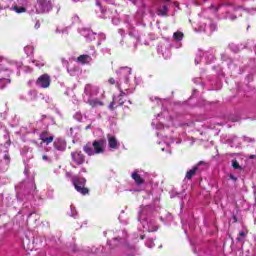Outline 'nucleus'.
<instances>
[{
    "instance_id": "393cba45",
    "label": "nucleus",
    "mask_w": 256,
    "mask_h": 256,
    "mask_svg": "<svg viewBox=\"0 0 256 256\" xmlns=\"http://www.w3.org/2000/svg\"><path fill=\"white\" fill-rule=\"evenodd\" d=\"M163 141L167 147H170L171 143H173V139L171 137H167V136L163 137Z\"/></svg>"
},
{
    "instance_id": "1a4fd4ad",
    "label": "nucleus",
    "mask_w": 256,
    "mask_h": 256,
    "mask_svg": "<svg viewBox=\"0 0 256 256\" xmlns=\"http://www.w3.org/2000/svg\"><path fill=\"white\" fill-rule=\"evenodd\" d=\"M33 7L28 5L27 0H17L15 5L11 7L12 11H15V13H25L26 11H31Z\"/></svg>"
},
{
    "instance_id": "c03bdc74",
    "label": "nucleus",
    "mask_w": 256,
    "mask_h": 256,
    "mask_svg": "<svg viewBox=\"0 0 256 256\" xmlns=\"http://www.w3.org/2000/svg\"><path fill=\"white\" fill-rule=\"evenodd\" d=\"M80 173H87V170L85 168H82Z\"/></svg>"
},
{
    "instance_id": "49530a36",
    "label": "nucleus",
    "mask_w": 256,
    "mask_h": 256,
    "mask_svg": "<svg viewBox=\"0 0 256 256\" xmlns=\"http://www.w3.org/2000/svg\"><path fill=\"white\" fill-rule=\"evenodd\" d=\"M122 233L124 237L127 236V232L123 231Z\"/></svg>"
},
{
    "instance_id": "2f4dec72",
    "label": "nucleus",
    "mask_w": 256,
    "mask_h": 256,
    "mask_svg": "<svg viewBox=\"0 0 256 256\" xmlns=\"http://www.w3.org/2000/svg\"><path fill=\"white\" fill-rule=\"evenodd\" d=\"M56 33H62V34H67V33H69L68 31H67V28H56Z\"/></svg>"
},
{
    "instance_id": "423d86ee",
    "label": "nucleus",
    "mask_w": 256,
    "mask_h": 256,
    "mask_svg": "<svg viewBox=\"0 0 256 256\" xmlns=\"http://www.w3.org/2000/svg\"><path fill=\"white\" fill-rule=\"evenodd\" d=\"M119 81L117 82L118 84V89H123L129 87V75H131V68L129 67H121L118 71H116Z\"/></svg>"
},
{
    "instance_id": "f257e3e1",
    "label": "nucleus",
    "mask_w": 256,
    "mask_h": 256,
    "mask_svg": "<svg viewBox=\"0 0 256 256\" xmlns=\"http://www.w3.org/2000/svg\"><path fill=\"white\" fill-rule=\"evenodd\" d=\"M23 67V62L9 61L7 58L0 56V89H5L11 83L9 75L17 69V75H20L19 69Z\"/></svg>"
},
{
    "instance_id": "6e6552de",
    "label": "nucleus",
    "mask_w": 256,
    "mask_h": 256,
    "mask_svg": "<svg viewBox=\"0 0 256 256\" xmlns=\"http://www.w3.org/2000/svg\"><path fill=\"white\" fill-rule=\"evenodd\" d=\"M72 183L76 191H78V193H81V195H87V193H89V189L85 187V184L87 183V180L85 178L74 176L72 178Z\"/></svg>"
},
{
    "instance_id": "dca6fc26",
    "label": "nucleus",
    "mask_w": 256,
    "mask_h": 256,
    "mask_svg": "<svg viewBox=\"0 0 256 256\" xmlns=\"http://www.w3.org/2000/svg\"><path fill=\"white\" fill-rule=\"evenodd\" d=\"M107 139H108V145L110 149H119L120 144L115 136L109 134L107 136Z\"/></svg>"
},
{
    "instance_id": "603ef678",
    "label": "nucleus",
    "mask_w": 256,
    "mask_h": 256,
    "mask_svg": "<svg viewBox=\"0 0 256 256\" xmlns=\"http://www.w3.org/2000/svg\"><path fill=\"white\" fill-rule=\"evenodd\" d=\"M167 151V153H171V150H166Z\"/></svg>"
},
{
    "instance_id": "412c9836",
    "label": "nucleus",
    "mask_w": 256,
    "mask_h": 256,
    "mask_svg": "<svg viewBox=\"0 0 256 256\" xmlns=\"http://www.w3.org/2000/svg\"><path fill=\"white\" fill-rule=\"evenodd\" d=\"M67 71L71 77H75L79 73V67H68Z\"/></svg>"
},
{
    "instance_id": "09e8293b",
    "label": "nucleus",
    "mask_w": 256,
    "mask_h": 256,
    "mask_svg": "<svg viewBox=\"0 0 256 256\" xmlns=\"http://www.w3.org/2000/svg\"><path fill=\"white\" fill-rule=\"evenodd\" d=\"M134 35V32H130V36H133Z\"/></svg>"
},
{
    "instance_id": "6e6d98bb",
    "label": "nucleus",
    "mask_w": 256,
    "mask_h": 256,
    "mask_svg": "<svg viewBox=\"0 0 256 256\" xmlns=\"http://www.w3.org/2000/svg\"><path fill=\"white\" fill-rule=\"evenodd\" d=\"M141 239H145V236H141Z\"/></svg>"
},
{
    "instance_id": "e433bc0d",
    "label": "nucleus",
    "mask_w": 256,
    "mask_h": 256,
    "mask_svg": "<svg viewBox=\"0 0 256 256\" xmlns=\"http://www.w3.org/2000/svg\"><path fill=\"white\" fill-rule=\"evenodd\" d=\"M200 31H203L204 33H207V25H205L204 27L201 26Z\"/></svg>"
},
{
    "instance_id": "f3484780",
    "label": "nucleus",
    "mask_w": 256,
    "mask_h": 256,
    "mask_svg": "<svg viewBox=\"0 0 256 256\" xmlns=\"http://www.w3.org/2000/svg\"><path fill=\"white\" fill-rule=\"evenodd\" d=\"M66 148L67 143L63 139L58 138L54 141V149H56L57 151H65Z\"/></svg>"
},
{
    "instance_id": "b1692460",
    "label": "nucleus",
    "mask_w": 256,
    "mask_h": 256,
    "mask_svg": "<svg viewBox=\"0 0 256 256\" xmlns=\"http://www.w3.org/2000/svg\"><path fill=\"white\" fill-rule=\"evenodd\" d=\"M173 39L176 41H181V39H183V32H175L173 34Z\"/></svg>"
},
{
    "instance_id": "37998d69",
    "label": "nucleus",
    "mask_w": 256,
    "mask_h": 256,
    "mask_svg": "<svg viewBox=\"0 0 256 256\" xmlns=\"http://www.w3.org/2000/svg\"><path fill=\"white\" fill-rule=\"evenodd\" d=\"M4 159H5L6 161H9V155H8V154H5V155H4Z\"/></svg>"
},
{
    "instance_id": "473e14b6",
    "label": "nucleus",
    "mask_w": 256,
    "mask_h": 256,
    "mask_svg": "<svg viewBox=\"0 0 256 256\" xmlns=\"http://www.w3.org/2000/svg\"><path fill=\"white\" fill-rule=\"evenodd\" d=\"M152 127H156V129H163V124H157L155 123V120H153Z\"/></svg>"
},
{
    "instance_id": "0eeeda50",
    "label": "nucleus",
    "mask_w": 256,
    "mask_h": 256,
    "mask_svg": "<svg viewBox=\"0 0 256 256\" xmlns=\"http://www.w3.org/2000/svg\"><path fill=\"white\" fill-rule=\"evenodd\" d=\"M119 91H120V95L114 98L109 105V109H111V111H113V109H115L117 105H123L125 103V101H123V97H125V95H129L133 93V90H130L129 88H123V87H121Z\"/></svg>"
},
{
    "instance_id": "052dcab7",
    "label": "nucleus",
    "mask_w": 256,
    "mask_h": 256,
    "mask_svg": "<svg viewBox=\"0 0 256 256\" xmlns=\"http://www.w3.org/2000/svg\"><path fill=\"white\" fill-rule=\"evenodd\" d=\"M120 241H123V238H120Z\"/></svg>"
},
{
    "instance_id": "4d7b16f0",
    "label": "nucleus",
    "mask_w": 256,
    "mask_h": 256,
    "mask_svg": "<svg viewBox=\"0 0 256 256\" xmlns=\"http://www.w3.org/2000/svg\"><path fill=\"white\" fill-rule=\"evenodd\" d=\"M136 41H139V37L136 38Z\"/></svg>"
},
{
    "instance_id": "a878e982",
    "label": "nucleus",
    "mask_w": 256,
    "mask_h": 256,
    "mask_svg": "<svg viewBox=\"0 0 256 256\" xmlns=\"http://www.w3.org/2000/svg\"><path fill=\"white\" fill-rule=\"evenodd\" d=\"M167 11H168V8L167 6L164 5L161 9L158 10V15L165 16L167 15Z\"/></svg>"
},
{
    "instance_id": "864d4df0",
    "label": "nucleus",
    "mask_w": 256,
    "mask_h": 256,
    "mask_svg": "<svg viewBox=\"0 0 256 256\" xmlns=\"http://www.w3.org/2000/svg\"><path fill=\"white\" fill-rule=\"evenodd\" d=\"M26 69H28V71H30V72H31V68H26Z\"/></svg>"
},
{
    "instance_id": "bb28decb",
    "label": "nucleus",
    "mask_w": 256,
    "mask_h": 256,
    "mask_svg": "<svg viewBox=\"0 0 256 256\" xmlns=\"http://www.w3.org/2000/svg\"><path fill=\"white\" fill-rule=\"evenodd\" d=\"M119 238H114L113 240H109L107 243L110 247H117V241Z\"/></svg>"
},
{
    "instance_id": "6ab92c4d",
    "label": "nucleus",
    "mask_w": 256,
    "mask_h": 256,
    "mask_svg": "<svg viewBox=\"0 0 256 256\" xmlns=\"http://www.w3.org/2000/svg\"><path fill=\"white\" fill-rule=\"evenodd\" d=\"M78 63H82V65H85L86 63H91L92 58L89 55H80L77 58Z\"/></svg>"
},
{
    "instance_id": "aec40b11",
    "label": "nucleus",
    "mask_w": 256,
    "mask_h": 256,
    "mask_svg": "<svg viewBox=\"0 0 256 256\" xmlns=\"http://www.w3.org/2000/svg\"><path fill=\"white\" fill-rule=\"evenodd\" d=\"M25 99L27 101H35V99H37V91L35 90H29Z\"/></svg>"
},
{
    "instance_id": "ea45409f",
    "label": "nucleus",
    "mask_w": 256,
    "mask_h": 256,
    "mask_svg": "<svg viewBox=\"0 0 256 256\" xmlns=\"http://www.w3.org/2000/svg\"><path fill=\"white\" fill-rule=\"evenodd\" d=\"M41 27V23L36 22V24L34 25V29H39Z\"/></svg>"
},
{
    "instance_id": "f03ea898",
    "label": "nucleus",
    "mask_w": 256,
    "mask_h": 256,
    "mask_svg": "<svg viewBox=\"0 0 256 256\" xmlns=\"http://www.w3.org/2000/svg\"><path fill=\"white\" fill-rule=\"evenodd\" d=\"M99 95V87L91 84H86L84 87V92L82 94V99L84 103L90 105V107H103V102L97 98Z\"/></svg>"
},
{
    "instance_id": "5701e85b",
    "label": "nucleus",
    "mask_w": 256,
    "mask_h": 256,
    "mask_svg": "<svg viewBox=\"0 0 256 256\" xmlns=\"http://www.w3.org/2000/svg\"><path fill=\"white\" fill-rule=\"evenodd\" d=\"M33 51H34V48L33 46H26L24 47V53H26V55H33Z\"/></svg>"
},
{
    "instance_id": "7c9ffc66",
    "label": "nucleus",
    "mask_w": 256,
    "mask_h": 256,
    "mask_svg": "<svg viewBox=\"0 0 256 256\" xmlns=\"http://www.w3.org/2000/svg\"><path fill=\"white\" fill-rule=\"evenodd\" d=\"M70 208H71L70 217L77 219V211L75 210V208L73 206H70Z\"/></svg>"
},
{
    "instance_id": "58836bf2",
    "label": "nucleus",
    "mask_w": 256,
    "mask_h": 256,
    "mask_svg": "<svg viewBox=\"0 0 256 256\" xmlns=\"http://www.w3.org/2000/svg\"><path fill=\"white\" fill-rule=\"evenodd\" d=\"M108 82L110 83V85H115V79L114 78H110L108 80Z\"/></svg>"
},
{
    "instance_id": "8fccbe9b",
    "label": "nucleus",
    "mask_w": 256,
    "mask_h": 256,
    "mask_svg": "<svg viewBox=\"0 0 256 256\" xmlns=\"http://www.w3.org/2000/svg\"><path fill=\"white\" fill-rule=\"evenodd\" d=\"M160 135H163V134H161V133H157V136L159 137Z\"/></svg>"
},
{
    "instance_id": "4be33fe9",
    "label": "nucleus",
    "mask_w": 256,
    "mask_h": 256,
    "mask_svg": "<svg viewBox=\"0 0 256 256\" xmlns=\"http://www.w3.org/2000/svg\"><path fill=\"white\" fill-rule=\"evenodd\" d=\"M32 63H34L35 66L39 69H41V67H45V60H43V58H40L39 60H33Z\"/></svg>"
},
{
    "instance_id": "c85d7f7f",
    "label": "nucleus",
    "mask_w": 256,
    "mask_h": 256,
    "mask_svg": "<svg viewBox=\"0 0 256 256\" xmlns=\"http://www.w3.org/2000/svg\"><path fill=\"white\" fill-rule=\"evenodd\" d=\"M74 119H76V121H83V114H81V112H76Z\"/></svg>"
},
{
    "instance_id": "5fc2aeb1",
    "label": "nucleus",
    "mask_w": 256,
    "mask_h": 256,
    "mask_svg": "<svg viewBox=\"0 0 256 256\" xmlns=\"http://www.w3.org/2000/svg\"><path fill=\"white\" fill-rule=\"evenodd\" d=\"M128 103L131 105V100H128Z\"/></svg>"
},
{
    "instance_id": "2eb2a0df",
    "label": "nucleus",
    "mask_w": 256,
    "mask_h": 256,
    "mask_svg": "<svg viewBox=\"0 0 256 256\" xmlns=\"http://www.w3.org/2000/svg\"><path fill=\"white\" fill-rule=\"evenodd\" d=\"M71 157L74 163H76L77 165H83V163H85V156L79 151L73 152L71 154Z\"/></svg>"
},
{
    "instance_id": "72a5a7b5",
    "label": "nucleus",
    "mask_w": 256,
    "mask_h": 256,
    "mask_svg": "<svg viewBox=\"0 0 256 256\" xmlns=\"http://www.w3.org/2000/svg\"><path fill=\"white\" fill-rule=\"evenodd\" d=\"M124 247L126 248V249H131V250H133V249H135V245H133V244H129V243H127V242H124Z\"/></svg>"
},
{
    "instance_id": "4c0bfd02",
    "label": "nucleus",
    "mask_w": 256,
    "mask_h": 256,
    "mask_svg": "<svg viewBox=\"0 0 256 256\" xmlns=\"http://www.w3.org/2000/svg\"><path fill=\"white\" fill-rule=\"evenodd\" d=\"M217 29V26L215 24L210 25V31H215Z\"/></svg>"
},
{
    "instance_id": "c9c22d12",
    "label": "nucleus",
    "mask_w": 256,
    "mask_h": 256,
    "mask_svg": "<svg viewBox=\"0 0 256 256\" xmlns=\"http://www.w3.org/2000/svg\"><path fill=\"white\" fill-rule=\"evenodd\" d=\"M227 19H230V21H235L237 19V16H235L233 14H228Z\"/></svg>"
},
{
    "instance_id": "cd10ccee",
    "label": "nucleus",
    "mask_w": 256,
    "mask_h": 256,
    "mask_svg": "<svg viewBox=\"0 0 256 256\" xmlns=\"http://www.w3.org/2000/svg\"><path fill=\"white\" fill-rule=\"evenodd\" d=\"M146 247H148L149 249H153V247H155V242H153V239H148L146 241Z\"/></svg>"
},
{
    "instance_id": "680f3d73",
    "label": "nucleus",
    "mask_w": 256,
    "mask_h": 256,
    "mask_svg": "<svg viewBox=\"0 0 256 256\" xmlns=\"http://www.w3.org/2000/svg\"><path fill=\"white\" fill-rule=\"evenodd\" d=\"M238 241H241V238H238Z\"/></svg>"
},
{
    "instance_id": "9b49d317",
    "label": "nucleus",
    "mask_w": 256,
    "mask_h": 256,
    "mask_svg": "<svg viewBox=\"0 0 256 256\" xmlns=\"http://www.w3.org/2000/svg\"><path fill=\"white\" fill-rule=\"evenodd\" d=\"M37 87L41 89H47L51 85V76L48 74H43L36 80Z\"/></svg>"
},
{
    "instance_id": "79ce46f5",
    "label": "nucleus",
    "mask_w": 256,
    "mask_h": 256,
    "mask_svg": "<svg viewBox=\"0 0 256 256\" xmlns=\"http://www.w3.org/2000/svg\"><path fill=\"white\" fill-rule=\"evenodd\" d=\"M239 235H240V237H242V239H243V237H245L246 234H245L244 231H242V232L239 233Z\"/></svg>"
},
{
    "instance_id": "f704fd0d",
    "label": "nucleus",
    "mask_w": 256,
    "mask_h": 256,
    "mask_svg": "<svg viewBox=\"0 0 256 256\" xmlns=\"http://www.w3.org/2000/svg\"><path fill=\"white\" fill-rule=\"evenodd\" d=\"M164 59H169L171 57V51L166 50L165 53L162 54Z\"/></svg>"
},
{
    "instance_id": "7ed1b4c3",
    "label": "nucleus",
    "mask_w": 256,
    "mask_h": 256,
    "mask_svg": "<svg viewBox=\"0 0 256 256\" xmlns=\"http://www.w3.org/2000/svg\"><path fill=\"white\" fill-rule=\"evenodd\" d=\"M151 213V206L141 207L138 212V220L142 223V227L148 233H153V231H157V226H155V221L147 220V215Z\"/></svg>"
},
{
    "instance_id": "c756f323",
    "label": "nucleus",
    "mask_w": 256,
    "mask_h": 256,
    "mask_svg": "<svg viewBox=\"0 0 256 256\" xmlns=\"http://www.w3.org/2000/svg\"><path fill=\"white\" fill-rule=\"evenodd\" d=\"M232 167L233 169H239L241 170V165H239V162H237V160H232Z\"/></svg>"
},
{
    "instance_id": "39448f33",
    "label": "nucleus",
    "mask_w": 256,
    "mask_h": 256,
    "mask_svg": "<svg viewBox=\"0 0 256 256\" xmlns=\"http://www.w3.org/2000/svg\"><path fill=\"white\" fill-rule=\"evenodd\" d=\"M86 155H89V157L93 155H101L102 153H105V140H95L92 144L88 143L83 148Z\"/></svg>"
},
{
    "instance_id": "de8ad7c7",
    "label": "nucleus",
    "mask_w": 256,
    "mask_h": 256,
    "mask_svg": "<svg viewBox=\"0 0 256 256\" xmlns=\"http://www.w3.org/2000/svg\"><path fill=\"white\" fill-rule=\"evenodd\" d=\"M96 5H98V7H101V4L99 2H96Z\"/></svg>"
},
{
    "instance_id": "a18cd8bd",
    "label": "nucleus",
    "mask_w": 256,
    "mask_h": 256,
    "mask_svg": "<svg viewBox=\"0 0 256 256\" xmlns=\"http://www.w3.org/2000/svg\"><path fill=\"white\" fill-rule=\"evenodd\" d=\"M85 129H86V130H87V129H91V125L86 126Z\"/></svg>"
},
{
    "instance_id": "13d9d810",
    "label": "nucleus",
    "mask_w": 256,
    "mask_h": 256,
    "mask_svg": "<svg viewBox=\"0 0 256 256\" xmlns=\"http://www.w3.org/2000/svg\"><path fill=\"white\" fill-rule=\"evenodd\" d=\"M162 149V151H165V148H161Z\"/></svg>"
},
{
    "instance_id": "e2e57ef3",
    "label": "nucleus",
    "mask_w": 256,
    "mask_h": 256,
    "mask_svg": "<svg viewBox=\"0 0 256 256\" xmlns=\"http://www.w3.org/2000/svg\"><path fill=\"white\" fill-rule=\"evenodd\" d=\"M74 1H80V0H74Z\"/></svg>"
},
{
    "instance_id": "a19ab883",
    "label": "nucleus",
    "mask_w": 256,
    "mask_h": 256,
    "mask_svg": "<svg viewBox=\"0 0 256 256\" xmlns=\"http://www.w3.org/2000/svg\"><path fill=\"white\" fill-rule=\"evenodd\" d=\"M42 159H43V161H49V158L47 157V155H43Z\"/></svg>"
},
{
    "instance_id": "ddd939ff",
    "label": "nucleus",
    "mask_w": 256,
    "mask_h": 256,
    "mask_svg": "<svg viewBox=\"0 0 256 256\" xmlns=\"http://www.w3.org/2000/svg\"><path fill=\"white\" fill-rule=\"evenodd\" d=\"M145 175H147V173L141 170H136L132 172L131 177L135 181L136 185H143V183H145Z\"/></svg>"
},
{
    "instance_id": "4468645a",
    "label": "nucleus",
    "mask_w": 256,
    "mask_h": 256,
    "mask_svg": "<svg viewBox=\"0 0 256 256\" xmlns=\"http://www.w3.org/2000/svg\"><path fill=\"white\" fill-rule=\"evenodd\" d=\"M82 35L88 40V41H94L97 37H100V39H105V34H97L91 30H84L82 32Z\"/></svg>"
},
{
    "instance_id": "a211bd4d",
    "label": "nucleus",
    "mask_w": 256,
    "mask_h": 256,
    "mask_svg": "<svg viewBox=\"0 0 256 256\" xmlns=\"http://www.w3.org/2000/svg\"><path fill=\"white\" fill-rule=\"evenodd\" d=\"M40 139L42 141V143H45L46 145H49V143H53V135L49 136V132H42L40 134Z\"/></svg>"
},
{
    "instance_id": "9d476101",
    "label": "nucleus",
    "mask_w": 256,
    "mask_h": 256,
    "mask_svg": "<svg viewBox=\"0 0 256 256\" xmlns=\"http://www.w3.org/2000/svg\"><path fill=\"white\" fill-rule=\"evenodd\" d=\"M201 59H205L206 63H211L213 59H215V56L213 55V53L209 51H206V52L200 51L195 58L196 65H199V63H201Z\"/></svg>"
},
{
    "instance_id": "bf43d9fd",
    "label": "nucleus",
    "mask_w": 256,
    "mask_h": 256,
    "mask_svg": "<svg viewBox=\"0 0 256 256\" xmlns=\"http://www.w3.org/2000/svg\"><path fill=\"white\" fill-rule=\"evenodd\" d=\"M28 83H29V85H31V81H29Z\"/></svg>"
},
{
    "instance_id": "3c124183",
    "label": "nucleus",
    "mask_w": 256,
    "mask_h": 256,
    "mask_svg": "<svg viewBox=\"0 0 256 256\" xmlns=\"http://www.w3.org/2000/svg\"><path fill=\"white\" fill-rule=\"evenodd\" d=\"M230 177H231V179H234V180L236 179L234 176H230Z\"/></svg>"
},
{
    "instance_id": "f8f14e48",
    "label": "nucleus",
    "mask_w": 256,
    "mask_h": 256,
    "mask_svg": "<svg viewBox=\"0 0 256 256\" xmlns=\"http://www.w3.org/2000/svg\"><path fill=\"white\" fill-rule=\"evenodd\" d=\"M205 162H199L196 166H194L192 169L187 171L186 173V179H193L194 175L197 173H201L203 169H205Z\"/></svg>"
},
{
    "instance_id": "20e7f679",
    "label": "nucleus",
    "mask_w": 256,
    "mask_h": 256,
    "mask_svg": "<svg viewBox=\"0 0 256 256\" xmlns=\"http://www.w3.org/2000/svg\"><path fill=\"white\" fill-rule=\"evenodd\" d=\"M50 11H53L52 0H36V5L29 10V13L30 15H43Z\"/></svg>"
}]
</instances>
